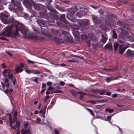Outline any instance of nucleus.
<instances>
[{"label":"nucleus","instance_id":"nucleus-1","mask_svg":"<svg viewBox=\"0 0 134 134\" xmlns=\"http://www.w3.org/2000/svg\"><path fill=\"white\" fill-rule=\"evenodd\" d=\"M13 24V27H14L16 30L18 29L24 35H26L28 32V30L24 25L21 24L16 21L14 22Z\"/></svg>","mask_w":134,"mask_h":134},{"label":"nucleus","instance_id":"nucleus-2","mask_svg":"<svg viewBox=\"0 0 134 134\" xmlns=\"http://www.w3.org/2000/svg\"><path fill=\"white\" fill-rule=\"evenodd\" d=\"M8 16L2 13L0 14V19L2 21L4 24H8L12 23L11 25L13 26L14 22L16 21L14 20L13 18H8Z\"/></svg>","mask_w":134,"mask_h":134},{"label":"nucleus","instance_id":"nucleus-3","mask_svg":"<svg viewBox=\"0 0 134 134\" xmlns=\"http://www.w3.org/2000/svg\"><path fill=\"white\" fill-rule=\"evenodd\" d=\"M105 16H106L105 19V23L108 25H111L114 22L115 20L112 17L111 13L109 12H106Z\"/></svg>","mask_w":134,"mask_h":134},{"label":"nucleus","instance_id":"nucleus-4","mask_svg":"<svg viewBox=\"0 0 134 134\" xmlns=\"http://www.w3.org/2000/svg\"><path fill=\"white\" fill-rule=\"evenodd\" d=\"M12 27H13L12 25L6 26V30L1 33V35L4 36H9L10 35V31L12 29Z\"/></svg>","mask_w":134,"mask_h":134},{"label":"nucleus","instance_id":"nucleus-5","mask_svg":"<svg viewBox=\"0 0 134 134\" xmlns=\"http://www.w3.org/2000/svg\"><path fill=\"white\" fill-rule=\"evenodd\" d=\"M77 23L80 26L85 27L89 24V20H78Z\"/></svg>","mask_w":134,"mask_h":134},{"label":"nucleus","instance_id":"nucleus-6","mask_svg":"<svg viewBox=\"0 0 134 134\" xmlns=\"http://www.w3.org/2000/svg\"><path fill=\"white\" fill-rule=\"evenodd\" d=\"M12 29H13L15 30V31H13L11 33L10 32V36L12 37L13 38H17L19 36V34L18 32V29H16L14 27H12Z\"/></svg>","mask_w":134,"mask_h":134},{"label":"nucleus","instance_id":"nucleus-7","mask_svg":"<svg viewBox=\"0 0 134 134\" xmlns=\"http://www.w3.org/2000/svg\"><path fill=\"white\" fill-rule=\"evenodd\" d=\"M92 19L93 22L97 24H100L102 22V20L97 17L95 15H92Z\"/></svg>","mask_w":134,"mask_h":134},{"label":"nucleus","instance_id":"nucleus-8","mask_svg":"<svg viewBox=\"0 0 134 134\" xmlns=\"http://www.w3.org/2000/svg\"><path fill=\"white\" fill-rule=\"evenodd\" d=\"M78 9L77 8V6H75L74 7H72L71 8L67 9V10L71 14H73L75 13Z\"/></svg>","mask_w":134,"mask_h":134},{"label":"nucleus","instance_id":"nucleus-9","mask_svg":"<svg viewBox=\"0 0 134 134\" xmlns=\"http://www.w3.org/2000/svg\"><path fill=\"white\" fill-rule=\"evenodd\" d=\"M11 2L17 8H21V5L19 2L18 1L16 0H12Z\"/></svg>","mask_w":134,"mask_h":134},{"label":"nucleus","instance_id":"nucleus-10","mask_svg":"<svg viewBox=\"0 0 134 134\" xmlns=\"http://www.w3.org/2000/svg\"><path fill=\"white\" fill-rule=\"evenodd\" d=\"M24 67V65L23 63H21L20 64L16 66V67L15 71L16 72L19 73L23 71L22 68Z\"/></svg>","mask_w":134,"mask_h":134},{"label":"nucleus","instance_id":"nucleus-11","mask_svg":"<svg viewBox=\"0 0 134 134\" xmlns=\"http://www.w3.org/2000/svg\"><path fill=\"white\" fill-rule=\"evenodd\" d=\"M33 6L37 10H40V7L41 6H42L43 7V11L46 12L47 11L46 9V7H45L44 6H43L42 4L40 5V6L39 4H33Z\"/></svg>","mask_w":134,"mask_h":134},{"label":"nucleus","instance_id":"nucleus-12","mask_svg":"<svg viewBox=\"0 0 134 134\" xmlns=\"http://www.w3.org/2000/svg\"><path fill=\"white\" fill-rule=\"evenodd\" d=\"M126 54L127 56L130 57L134 56V51H131L130 49H128Z\"/></svg>","mask_w":134,"mask_h":134},{"label":"nucleus","instance_id":"nucleus-13","mask_svg":"<svg viewBox=\"0 0 134 134\" xmlns=\"http://www.w3.org/2000/svg\"><path fill=\"white\" fill-rule=\"evenodd\" d=\"M104 48L105 49H107L110 50H113V46L112 44L111 43H108L106 44L105 47Z\"/></svg>","mask_w":134,"mask_h":134},{"label":"nucleus","instance_id":"nucleus-14","mask_svg":"<svg viewBox=\"0 0 134 134\" xmlns=\"http://www.w3.org/2000/svg\"><path fill=\"white\" fill-rule=\"evenodd\" d=\"M11 72L10 70L9 69H5L2 72V73L3 75L5 77H7V75L6 74L8 73V74L10 73Z\"/></svg>","mask_w":134,"mask_h":134},{"label":"nucleus","instance_id":"nucleus-15","mask_svg":"<svg viewBox=\"0 0 134 134\" xmlns=\"http://www.w3.org/2000/svg\"><path fill=\"white\" fill-rule=\"evenodd\" d=\"M60 20L64 22V23H65L67 24H69V25H70V24H69V22L65 20V14L61 15L60 17Z\"/></svg>","mask_w":134,"mask_h":134},{"label":"nucleus","instance_id":"nucleus-16","mask_svg":"<svg viewBox=\"0 0 134 134\" xmlns=\"http://www.w3.org/2000/svg\"><path fill=\"white\" fill-rule=\"evenodd\" d=\"M37 22L41 26L44 27L46 26V23L43 21L41 20H38L37 21Z\"/></svg>","mask_w":134,"mask_h":134},{"label":"nucleus","instance_id":"nucleus-17","mask_svg":"<svg viewBox=\"0 0 134 134\" xmlns=\"http://www.w3.org/2000/svg\"><path fill=\"white\" fill-rule=\"evenodd\" d=\"M54 39L57 44H60L63 42V41L62 39H60L58 38L55 37Z\"/></svg>","mask_w":134,"mask_h":134},{"label":"nucleus","instance_id":"nucleus-18","mask_svg":"<svg viewBox=\"0 0 134 134\" xmlns=\"http://www.w3.org/2000/svg\"><path fill=\"white\" fill-rule=\"evenodd\" d=\"M121 30V34L122 35L127 36L129 34V32L127 31L122 28L120 29Z\"/></svg>","mask_w":134,"mask_h":134},{"label":"nucleus","instance_id":"nucleus-19","mask_svg":"<svg viewBox=\"0 0 134 134\" xmlns=\"http://www.w3.org/2000/svg\"><path fill=\"white\" fill-rule=\"evenodd\" d=\"M117 4L119 5H122L124 4H126V3H128L127 2L125 1L124 0L118 1L117 2Z\"/></svg>","mask_w":134,"mask_h":134},{"label":"nucleus","instance_id":"nucleus-20","mask_svg":"<svg viewBox=\"0 0 134 134\" xmlns=\"http://www.w3.org/2000/svg\"><path fill=\"white\" fill-rule=\"evenodd\" d=\"M125 51L124 49L123 46L120 45L119 47V53L122 54Z\"/></svg>","mask_w":134,"mask_h":134},{"label":"nucleus","instance_id":"nucleus-21","mask_svg":"<svg viewBox=\"0 0 134 134\" xmlns=\"http://www.w3.org/2000/svg\"><path fill=\"white\" fill-rule=\"evenodd\" d=\"M90 38L91 39L92 41L94 42H97L98 41L97 38L94 36L92 35L90 37Z\"/></svg>","mask_w":134,"mask_h":134},{"label":"nucleus","instance_id":"nucleus-22","mask_svg":"<svg viewBox=\"0 0 134 134\" xmlns=\"http://www.w3.org/2000/svg\"><path fill=\"white\" fill-rule=\"evenodd\" d=\"M119 45V44L117 42H115L114 43L113 47L115 51H116L117 49L118 48Z\"/></svg>","mask_w":134,"mask_h":134},{"label":"nucleus","instance_id":"nucleus-23","mask_svg":"<svg viewBox=\"0 0 134 134\" xmlns=\"http://www.w3.org/2000/svg\"><path fill=\"white\" fill-rule=\"evenodd\" d=\"M102 39H101V42H103V43H105L107 40V38L105 37L103 35H102Z\"/></svg>","mask_w":134,"mask_h":134},{"label":"nucleus","instance_id":"nucleus-24","mask_svg":"<svg viewBox=\"0 0 134 134\" xmlns=\"http://www.w3.org/2000/svg\"><path fill=\"white\" fill-rule=\"evenodd\" d=\"M40 16L42 18H46L47 17V15L45 13L41 12L40 13Z\"/></svg>","mask_w":134,"mask_h":134},{"label":"nucleus","instance_id":"nucleus-25","mask_svg":"<svg viewBox=\"0 0 134 134\" xmlns=\"http://www.w3.org/2000/svg\"><path fill=\"white\" fill-rule=\"evenodd\" d=\"M41 32L42 34L43 35L49 37H51V34H48L44 31H42Z\"/></svg>","mask_w":134,"mask_h":134},{"label":"nucleus","instance_id":"nucleus-26","mask_svg":"<svg viewBox=\"0 0 134 134\" xmlns=\"http://www.w3.org/2000/svg\"><path fill=\"white\" fill-rule=\"evenodd\" d=\"M86 9L85 8H81L80 9V10L82 13H83V16L84 15L87 13V12L85 11Z\"/></svg>","mask_w":134,"mask_h":134},{"label":"nucleus","instance_id":"nucleus-27","mask_svg":"<svg viewBox=\"0 0 134 134\" xmlns=\"http://www.w3.org/2000/svg\"><path fill=\"white\" fill-rule=\"evenodd\" d=\"M123 27L127 30H129L130 29V25L126 23H125Z\"/></svg>","mask_w":134,"mask_h":134},{"label":"nucleus","instance_id":"nucleus-28","mask_svg":"<svg viewBox=\"0 0 134 134\" xmlns=\"http://www.w3.org/2000/svg\"><path fill=\"white\" fill-rule=\"evenodd\" d=\"M113 34L112 36V37L113 38H116L117 37V35L116 33L115 30L113 31Z\"/></svg>","mask_w":134,"mask_h":134},{"label":"nucleus","instance_id":"nucleus-29","mask_svg":"<svg viewBox=\"0 0 134 134\" xmlns=\"http://www.w3.org/2000/svg\"><path fill=\"white\" fill-rule=\"evenodd\" d=\"M118 69V68L117 67H116V68H115V69H103V70H105V71H111V72H113L115 71V70H117Z\"/></svg>","mask_w":134,"mask_h":134},{"label":"nucleus","instance_id":"nucleus-30","mask_svg":"<svg viewBox=\"0 0 134 134\" xmlns=\"http://www.w3.org/2000/svg\"><path fill=\"white\" fill-rule=\"evenodd\" d=\"M125 23L124 22H122L119 21H117V24L118 25H119L120 26H121L122 27H123Z\"/></svg>","mask_w":134,"mask_h":134},{"label":"nucleus","instance_id":"nucleus-31","mask_svg":"<svg viewBox=\"0 0 134 134\" xmlns=\"http://www.w3.org/2000/svg\"><path fill=\"white\" fill-rule=\"evenodd\" d=\"M101 91L100 90H97L92 89L91 90V91L95 93H98Z\"/></svg>","mask_w":134,"mask_h":134},{"label":"nucleus","instance_id":"nucleus-32","mask_svg":"<svg viewBox=\"0 0 134 134\" xmlns=\"http://www.w3.org/2000/svg\"><path fill=\"white\" fill-rule=\"evenodd\" d=\"M78 93H80V95L79 96V98L80 99L82 98L83 97V96L86 95V94L85 93L82 92H78Z\"/></svg>","mask_w":134,"mask_h":134},{"label":"nucleus","instance_id":"nucleus-33","mask_svg":"<svg viewBox=\"0 0 134 134\" xmlns=\"http://www.w3.org/2000/svg\"><path fill=\"white\" fill-rule=\"evenodd\" d=\"M74 37L76 38H78L79 35V33L78 31H75L73 34Z\"/></svg>","mask_w":134,"mask_h":134},{"label":"nucleus","instance_id":"nucleus-34","mask_svg":"<svg viewBox=\"0 0 134 134\" xmlns=\"http://www.w3.org/2000/svg\"><path fill=\"white\" fill-rule=\"evenodd\" d=\"M81 38L82 40L86 41L87 40V36L86 35L84 34L81 36Z\"/></svg>","mask_w":134,"mask_h":134},{"label":"nucleus","instance_id":"nucleus-35","mask_svg":"<svg viewBox=\"0 0 134 134\" xmlns=\"http://www.w3.org/2000/svg\"><path fill=\"white\" fill-rule=\"evenodd\" d=\"M83 13H82L80 11V12H77L76 14V15L78 17H81L83 16Z\"/></svg>","mask_w":134,"mask_h":134},{"label":"nucleus","instance_id":"nucleus-36","mask_svg":"<svg viewBox=\"0 0 134 134\" xmlns=\"http://www.w3.org/2000/svg\"><path fill=\"white\" fill-rule=\"evenodd\" d=\"M62 91L59 90H53L51 92V94H52L53 93H61Z\"/></svg>","mask_w":134,"mask_h":134},{"label":"nucleus","instance_id":"nucleus-37","mask_svg":"<svg viewBox=\"0 0 134 134\" xmlns=\"http://www.w3.org/2000/svg\"><path fill=\"white\" fill-rule=\"evenodd\" d=\"M8 77L9 79H10L11 80H13L14 78L12 73H9L8 74Z\"/></svg>","mask_w":134,"mask_h":134},{"label":"nucleus","instance_id":"nucleus-38","mask_svg":"<svg viewBox=\"0 0 134 134\" xmlns=\"http://www.w3.org/2000/svg\"><path fill=\"white\" fill-rule=\"evenodd\" d=\"M114 111L113 109H110L108 108H107L105 109V111L106 112H109V113H111L113 112Z\"/></svg>","mask_w":134,"mask_h":134},{"label":"nucleus","instance_id":"nucleus-39","mask_svg":"<svg viewBox=\"0 0 134 134\" xmlns=\"http://www.w3.org/2000/svg\"><path fill=\"white\" fill-rule=\"evenodd\" d=\"M86 43L87 44L88 47H91L90 46V42L91 40H87L86 41Z\"/></svg>","mask_w":134,"mask_h":134},{"label":"nucleus","instance_id":"nucleus-40","mask_svg":"<svg viewBox=\"0 0 134 134\" xmlns=\"http://www.w3.org/2000/svg\"><path fill=\"white\" fill-rule=\"evenodd\" d=\"M46 108L47 107L46 106L43 109V112L42 113V115L43 116V117L44 118L45 117V116L44 114L46 113Z\"/></svg>","mask_w":134,"mask_h":134},{"label":"nucleus","instance_id":"nucleus-41","mask_svg":"<svg viewBox=\"0 0 134 134\" xmlns=\"http://www.w3.org/2000/svg\"><path fill=\"white\" fill-rule=\"evenodd\" d=\"M86 109L88 111L90 112L92 116H94V114L91 109L87 108Z\"/></svg>","mask_w":134,"mask_h":134},{"label":"nucleus","instance_id":"nucleus-42","mask_svg":"<svg viewBox=\"0 0 134 134\" xmlns=\"http://www.w3.org/2000/svg\"><path fill=\"white\" fill-rule=\"evenodd\" d=\"M20 124V123L19 121H17L16 124L15 125V126H16L17 128L19 129V127Z\"/></svg>","mask_w":134,"mask_h":134},{"label":"nucleus","instance_id":"nucleus-43","mask_svg":"<svg viewBox=\"0 0 134 134\" xmlns=\"http://www.w3.org/2000/svg\"><path fill=\"white\" fill-rule=\"evenodd\" d=\"M101 14L104 15V10L102 9H100L98 11Z\"/></svg>","mask_w":134,"mask_h":134},{"label":"nucleus","instance_id":"nucleus-44","mask_svg":"<svg viewBox=\"0 0 134 134\" xmlns=\"http://www.w3.org/2000/svg\"><path fill=\"white\" fill-rule=\"evenodd\" d=\"M41 121L40 119L39 118L37 117L36 119V121L35 122L36 123H39Z\"/></svg>","mask_w":134,"mask_h":134},{"label":"nucleus","instance_id":"nucleus-45","mask_svg":"<svg viewBox=\"0 0 134 134\" xmlns=\"http://www.w3.org/2000/svg\"><path fill=\"white\" fill-rule=\"evenodd\" d=\"M24 131H26V134H31V133L30 132V130L29 129H26Z\"/></svg>","mask_w":134,"mask_h":134},{"label":"nucleus","instance_id":"nucleus-46","mask_svg":"<svg viewBox=\"0 0 134 134\" xmlns=\"http://www.w3.org/2000/svg\"><path fill=\"white\" fill-rule=\"evenodd\" d=\"M62 2L63 4H68L70 3V1H63Z\"/></svg>","mask_w":134,"mask_h":134},{"label":"nucleus","instance_id":"nucleus-47","mask_svg":"<svg viewBox=\"0 0 134 134\" xmlns=\"http://www.w3.org/2000/svg\"><path fill=\"white\" fill-rule=\"evenodd\" d=\"M55 34L59 35L61 34L60 32L58 30H56Z\"/></svg>","mask_w":134,"mask_h":134},{"label":"nucleus","instance_id":"nucleus-48","mask_svg":"<svg viewBox=\"0 0 134 134\" xmlns=\"http://www.w3.org/2000/svg\"><path fill=\"white\" fill-rule=\"evenodd\" d=\"M103 106V105H98L96 106V108L97 109H99L102 108Z\"/></svg>","mask_w":134,"mask_h":134},{"label":"nucleus","instance_id":"nucleus-49","mask_svg":"<svg viewBox=\"0 0 134 134\" xmlns=\"http://www.w3.org/2000/svg\"><path fill=\"white\" fill-rule=\"evenodd\" d=\"M127 37L128 38H129L130 40H132L133 41H134V38L133 37L131 36H127Z\"/></svg>","mask_w":134,"mask_h":134},{"label":"nucleus","instance_id":"nucleus-50","mask_svg":"<svg viewBox=\"0 0 134 134\" xmlns=\"http://www.w3.org/2000/svg\"><path fill=\"white\" fill-rule=\"evenodd\" d=\"M105 91H103L102 92H99V94L100 95H104L105 94Z\"/></svg>","mask_w":134,"mask_h":134},{"label":"nucleus","instance_id":"nucleus-51","mask_svg":"<svg viewBox=\"0 0 134 134\" xmlns=\"http://www.w3.org/2000/svg\"><path fill=\"white\" fill-rule=\"evenodd\" d=\"M71 21L73 22H76V21L77 20L76 19H73V18H70V19H69Z\"/></svg>","mask_w":134,"mask_h":134},{"label":"nucleus","instance_id":"nucleus-52","mask_svg":"<svg viewBox=\"0 0 134 134\" xmlns=\"http://www.w3.org/2000/svg\"><path fill=\"white\" fill-rule=\"evenodd\" d=\"M111 78H112L111 77H107L106 79V81L107 82H110V81Z\"/></svg>","mask_w":134,"mask_h":134},{"label":"nucleus","instance_id":"nucleus-53","mask_svg":"<svg viewBox=\"0 0 134 134\" xmlns=\"http://www.w3.org/2000/svg\"><path fill=\"white\" fill-rule=\"evenodd\" d=\"M49 96H47L45 97V99L44 100V102H46L48 99H49Z\"/></svg>","mask_w":134,"mask_h":134},{"label":"nucleus","instance_id":"nucleus-54","mask_svg":"<svg viewBox=\"0 0 134 134\" xmlns=\"http://www.w3.org/2000/svg\"><path fill=\"white\" fill-rule=\"evenodd\" d=\"M91 7H92V8H94L95 9H97L98 8H99V6H95L93 5H91Z\"/></svg>","mask_w":134,"mask_h":134},{"label":"nucleus","instance_id":"nucleus-55","mask_svg":"<svg viewBox=\"0 0 134 134\" xmlns=\"http://www.w3.org/2000/svg\"><path fill=\"white\" fill-rule=\"evenodd\" d=\"M17 111H15L14 112L13 116H17Z\"/></svg>","mask_w":134,"mask_h":134},{"label":"nucleus","instance_id":"nucleus-56","mask_svg":"<svg viewBox=\"0 0 134 134\" xmlns=\"http://www.w3.org/2000/svg\"><path fill=\"white\" fill-rule=\"evenodd\" d=\"M54 89V88L53 87H52L51 86H50L48 88V90H53Z\"/></svg>","mask_w":134,"mask_h":134},{"label":"nucleus","instance_id":"nucleus-57","mask_svg":"<svg viewBox=\"0 0 134 134\" xmlns=\"http://www.w3.org/2000/svg\"><path fill=\"white\" fill-rule=\"evenodd\" d=\"M114 114H113L111 116H108L107 117V119L109 121V120H110V119L111 118V116H113V115Z\"/></svg>","mask_w":134,"mask_h":134},{"label":"nucleus","instance_id":"nucleus-58","mask_svg":"<svg viewBox=\"0 0 134 134\" xmlns=\"http://www.w3.org/2000/svg\"><path fill=\"white\" fill-rule=\"evenodd\" d=\"M21 134H25L26 132V131H24V130L23 129H21Z\"/></svg>","mask_w":134,"mask_h":134},{"label":"nucleus","instance_id":"nucleus-59","mask_svg":"<svg viewBox=\"0 0 134 134\" xmlns=\"http://www.w3.org/2000/svg\"><path fill=\"white\" fill-rule=\"evenodd\" d=\"M68 61L71 63H75L76 61L74 60H68Z\"/></svg>","mask_w":134,"mask_h":134},{"label":"nucleus","instance_id":"nucleus-60","mask_svg":"<svg viewBox=\"0 0 134 134\" xmlns=\"http://www.w3.org/2000/svg\"><path fill=\"white\" fill-rule=\"evenodd\" d=\"M34 72V74H40L41 73L40 71L38 70H36Z\"/></svg>","mask_w":134,"mask_h":134},{"label":"nucleus","instance_id":"nucleus-61","mask_svg":"<svg viewBox=\"0 0 134 134\" xmlns=\"http://www.w3.org/2000/svg\"><path fill=\"white\" fill-rule=\"evenodd\" d=\"M27 62L28 63H31L32 64H34L35 63L34 62L31 61L29 60H27Z\"/></svg>","mask_w":134,"mask_h":134},{"label":"nucleus","instance_id":"nucleus-62","mask_svg":"<svg viewBox=\"0 0 134 134\" xmlns=\"http://www.w3.org/2000/svg\"><path fill=\"white\" fill-rule=\"evenodd\" d=\"M0 39L2 40H6L7 41H8L9 40L8 39H7L5 37H0Z\"/></svg>","mask_w":134,"mask_h":134},{"label":"nucleus","instance_id":"nucleus-63","mask_svg":"<svg viewBox=\"0 0 134 134\" xmlns=\"http://www.w3.org/2000/svg\"><path fill=\"white\" fill-rule=\"evenodd\" d=\"M28 126V124L27 123H25L24 125V127L26 129L27 127Z\"/></svg>","mask_w":134,"mask_h":134},{"label":"nucleus","instance_id":"nucleus-64","mask_svg":"<svg viewBox=\"0 0 134 134\" xmlns=\"http://www.w3.org/2000/svg\"><path fill=\"white\" fill-rule=\"evenodd\" d=\"M54 132L55 134H59V132L56 129H54Z\"/></svg>","mask_w":134,"mask_h":134}]
</instances>
